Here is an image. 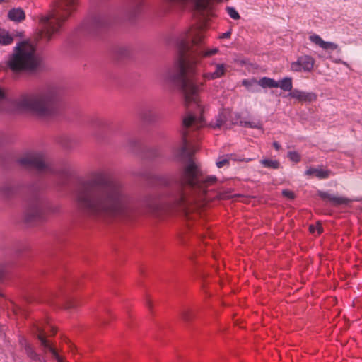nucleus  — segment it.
I'll return each instance as SVG.
<instances>
[{"label":"nucleus","mask_w":362,"mask_h":362,"mask_svg":"<svg viewBox=\"0 0 362 362\" xmlns=\"http://www.w3.org/2000/svg\"><path fill=\"white\" fill-rule=\"evenodd\" d=\"M288 157L293 162L298 163L300 160V156L296 151H290L288 153Z\"/></svg>","instance_id":"c85d7f7f"},{"label":"nucleus","mask_w":362,"mask_h":362,"mask_svg":"<svg viewBox=\"0 0 362 362\" xmlns=\"http://www.w3.org/2000/svg\"><path fill=\"white\" fill-rule=\"evenodd\" d=\"M23 165L33 168L39 171H44L48 168V163L45 156L40 153L27 154L20 160Z\"/></svg>","instance_id":"9b49d317"},{"label":"nucleus","mask_w":362,"mask_h":362,"mask_svg":"<svg viewBox=\"0 0 362 362\" xmlns=\"http://www.w3.org/2000/svg\"><path fill=\"white\" fill-rule=\"evenodd\" d=\"M261 163L264 167L272 169H277L279 167V163L276 160L264 159Z\"/></svg>","instance_id":"393cba45"},{"label":"nucleus","mask_w":362,"mask_h":362,"mask_svg":"<svg viewBox=\"0 0 362 362\" xmlns=\"http://www.w3.org/2000/svg\"><path fill=\"white\" fill-rule=\"evenodd\" d=\"M217 181L215 176L204 175L199 166L189 160L184 166L181 186L173 196L171 209L187 214L197 207L203 206L207 199V188Z\"/></svg>","instance_id":"7ed1b4c3"},{"label":"nucleus","mask_w":362,"mask_h":362,"mask_svg":"<svg viewBox=\"0 0 362 362\" xmlns=\"http://www.w3.org/2000/svg\"><path fill=\"white\" fill-rule=\"evenodd\" d=\"M226 11L228 14L234 20L240 19V16L238 11L233 7H227Z\"/></svg>","instance_id":"bb28decb"},{"label":"nucleus","mask_w":362,"mask_h":362,"mask_svg":"<svg viewBox=\"0 0 362 362\" xmlns=\"http://www.w3.org/2000/svg\"><path fill=\"white\" fill-rule=\"evenodd\" d=\"M238 122L240 125L245 127L253 129H261L262 123L259 120L246 121L241 119L240 115L238 113L233 114L229 109H223L216 116L214 121L211 122L210 127L216 129L221 128L223 126L235 124Z\"/></svg>","instance_id":"0eeeda50"},{"label":"nucleus","mask_w":362,"mask_h":362,"mask_svg":"<svg viewBox=\"0 0 362 362\" xmlns=\"http://www.w3.org/2000/svg\"><path fill=\"white\" fill-rule=\"evenodd\" d=\"M58 211V207L51 205L48 202L43 199L33 200L26 209L25 218L28 221H32L36 219L42 218L50 213H54Z\"/></svg>","instance_id":"6e6552de"},{"label":"nucleus","mask_w":362,"mask_h":362,"mask_svg":"<svg viewBox=\"0 0 362 362\" xmlns=\"http://www.w3.org/2000/svg\"><path fill=\"white\" fill-rule=\"evenodd\" d=\"M14 192V189L9 183H3L0 185V195L2 197L7 198L11 196Z\"/></svg>","instance_id":"aec40b11"},{"label":"nucleus","mask_w":362,"mask_h":362,"mask_svg":"<svg viewBox=\"0 0 362 362\" xmlns=\"http://www.w3.org/2000/svg\"><path fill=\"white\" fill-rule=\"evenodd\" d=\"M288 95L293 98L296 99L300 103H311L317 100V95L312 92H304L297 89H295L290 92Z\"/></svg>","instance_id":"ddd939ff"},{"label":"nucleus","mask_w":362,"mask_h":362,"mask_svg":"<svg viewBox=\"0 0 362 362\" xmlns=\"http://www.w3.org/2000/svg\"><path fill=\"white\" fill-rule=\"evenodd\" d=\"M273 146H274V147L276 150H279V149H280V148H281V146H280V145H279V143H277L276 141H274V142L273 143Z\"/></svg>","instance_id":"f704fd0d"},{"label":"nucleus","mask_w":362,"mask_h":362,"mask_svg":"<svg viewBox=\"0 0 362 362\" xmlns=\"http://www.w3.org/2000/svg\"><path fill=\"white\" fill-rule=\"evenodd\" d=\"M36 337L39 340L40 346L42 351L47 355L50 356L52 360L57 362H63L66 358L61 355L52 341L47 339L45 329L40 325L36 327Z\"/></svg>","instance_id":"1a4fd4ad"},{"label":"nucleus","mask_w":362,"mask_h":362,"mask_svg":"<svg viewBox=\"0 0 362 362\" xmlns=\"http://www.w3.org/2000/svg\"><path fill=\"white\" fill-rule=\"evenodd\" d=\"M225 66L223 64H218L216 66V71L212 73H205L203 78L206 80H213L222 77L225 74Z\"/></svg>","instance_id":"f3484780"},{"label":"nucleus","mask_w":362,"mask_h":362,"mask_svg":"<svg viewBox=\"0 0 362 362\" xmlns=\"http://www.w3.org/2000/svg\"><path fill=\"white\" fill-rule=\"evenodd\" d=\"M282 194L289 199H293L295 198V194L294 193L291 191V190H288V189H284L282 191Z\"/></svg>","instance_id":"7c9ffc66"},{"label":"nucleus","mask_w":362,"mask_h":362,"mask_svg":"<svg viewBox=\"0 0 362 362\" xmlns=\"http://www.w3.org/2000/svg\"><path fill=\"white\" fill-rule=\"evenodd\" d=\"M76 202L86 213L96 216H129L136 205L124 186L118 181L107 182L100 170L89 173L76 191Z\"/></svg>","instance_id":"f257e3e1"},{"label":"nucleus","mask_w":362,"mask_h":362,"mask_svg":"<svg viewBox=\"0 0 362 362\" xmlns=\"http://www.w3.org/2000/svg\"><path fill=\"white\" fill-rule=\"evenodd\" d=\"M5 98V93L4 90L0 88V110H2V103Z\"/></svg>","instance_id":"72a5a7b5"},{"label":"nucleus","mask_w":362,"mask_h":362,"mask_svg":"<svg viewBox=\"0 0 362 362\" xmlns=\"http://www.w3.org/2000/svg\"><path fill=\"white\" fill-rule=\"evenodd\" d=\"M309 38L312 42L325 50H335L338 47L337 44L331 42H325L317 35H312Z\"/></svg>","instance_id":"2eb2a0df"},{"label":"nucleus","mask_w":362,"mask_h":362,"mask_svg":"<svg viewBox=\"0 0 362 362\" xmlns=\"http://www.w3.org/2000/svg\"><path fill=\"white\" fill-rule=\"evenodd\" d=\"M78 4V0H59L53 11L39 16L36 40H51L59 33L63 23L76 11Z\"/></svg>","instance_id":"39448f33"},{"label":"nucleus","mask_w":362,"mask_h":362,"mask_svg":"<svg viewBox=\"0 0 362 362\" xmlns=\"http://www.w3.org/2000/svg\"><path fill=\"white\" fill-rule=\"evenodd\" d=\"M20 344L22 346V347H24L26 354L30 357L32 360L37 359V354L34 352L32 347L30 346V345L25 339L22 338L20 340Z\"/></svg>","instance_id":"412c9836"},{"label":"nucleus","mask_w":362,"mask_h":362,"mask_svg":"<svg viewBox=\"0 0 362 362\" xmlns=\"http://www.w3.org/2000/svg\"><path fill=\"white\" fill-rule=\"evenodd\" d=\"M309 230L311 233H315L317 232V235H320L322 232V227L321 224L318 222L316 225H310L309 226Z\"/></svg>","instance_id":"a878e982"},{"label":"nucleus","mask_w":362,"mask_h":362,"mask_svg":"<svg viewBox=\"0 0 362 362\" xmlns=\"http://www.w3.org/2000/svg\"><path fill=\"white\" fill-rule=\"evenodd\" d=\"M7 67L14 74H33L40 67L35 47L28 41L16 44L6 60Z\"/></svg>","instance_id":"423d86ee"},{"label":"nucleus","mask_w":362,"mask_h":362,"mask_svg":"<svg viewBox=\"0 0 362 362\" xmlns=\"http://www.w3.org/2000/svg\"><path fill=\"white\" fill-rule=\"evenodd\" d=\"M259 84L262 88H277L279 87V83L275 80L267 77L261 78L259 81Z\"/></svg>","instance_id":"4be33fe9"},{"label":"nucleus","mask_w":362,"mask_h":362,"mask_svg":"<svg viewBox=\"0 0 362 362\" xmlns=\"http://www.w3.org/2000/svg\"><path fill=\"white\" fill-rule=\"evenodd\" d=\"M204 28L199 27L182 33L177 40L180 57L178 62V73L173 80L179 84L186 105L194 103L200 107L199 93L204 83L195 80L197 65L202 59L210 58L219 52L217 47L204 46Z\"/></svg>","instance_id":"f03ea898"},{"label":"nucleus","mask_w":362,"mask_h":362,"mask_svg":"<svg viewBox=\"0 0 362 362\" xmlns=\"http://www.w3.org/2000/svg\"><path fill=\"white\" fill-rule=\"evenodd\" d=\"M314 59L310 56L300 57L297 62L291 64V69L294 71H310L314 66Z\"/></svg>","instance_id":"f8f14e48"},{"label":"nucleus","mask_w":362,"mask_h":362,"mask_svg":"<svg viewBox=\"0 0 362 362\" xmlns=\"http://www.w3.org/2000/svg\"><path fill=\"white\" fill-rule=\"evenodd\" d=\"M51 331H52L53 335H54L55 333L57 332V331L54 327H51Z\"/></svg>","instance_id":"e433bc0d"},{"label":"nucleus","mask_w":362,"mask_h":362,"mask_svg":"<svg viewBox=\"0 0 362 362\" xmlns=\"http://www.w3.org/2000/svg\"><path fill=\"white\" fill-rule=\"evenodd\" d=\"M230 35V33H227L224 34V37H228Z\"/></svg>","instance_id":"4c0bfd02"},{"label":"nucleus","mask_w":362,"mask_h":362,"mask_svg":"<svg viewBox=\"0 0 362 362\" xmlns=\"http://www.w3.org/2000/svg\"><path fill=\"white\" fill-rule=\"evenodd\" d=\"M77 306L78 303L76 300L74 299H69L64 305L66 309L74 308H76Z\"/></svg>","instance_id":"c756f323"},{"label":"nucleus","mask_w":362,"mask_h":362,"mask_svg":"<svg viewBox=\"0 0 362 362\" xmlns=\"http://www.w3.org/2000/svg\"><path fill=\"white\" fill-rule=\"evenodd\" d=\"M62 98V92L58 87L45 85L21 95L16 100V107L40 117H49L59 113Z\"/></svg>","instance_id":"20e7f679"},{"label":"nucleus","mask_w":362,"mask_h":362,"mask_svg":"<svg viewBox=\"0 0 362 362\" xmlns=\"http://www.w3.org/2000/svg\"><path fill=\"white\" fill-rule=\"evenodd\" d=\"M143 5V1H139L136 3V4L134 6L133 11L134 13L139 12L141 10V8Z\"/></svg>","instance_id":"473e14b6"},{"label":"nucleus","mask_w":362,"mask_h":362,"mask_svg":"<svg viewBox=\"0 0 362 362\" xmlns=\"http://www.w3.org/2000/svg\"><path fill=\"white\" fill-rule=\"evenodd\" d=\"M145 304L146 307L149 309V310L151 311L153 307L152 300L150 298L147 297L145 300Z\"/></svg>","instance_id":"2f4dec72"},{"label":"nucleus","mask_w":362,"mask_h":362,"mask_svg":"<svg viewBox=\"0 0 362 362\" xmlns=\"http://www.w3.org/2000/svg\"><path fill=\"white\" fill-rule=\"evenodd\" d=\"M331 174L329 170H324L322 168H310L305 171V175L308 176H315L319 179L327 178Z\"/></svg>","instance_id":"a211bd4d"},{"label":"nucleus","mask_w":362,"mask_h":362,"mask_svg":"<svg viewBox=\"0 0 362 362\" xmlns=\"http://www.w3.org/2000/svg\"><path fill=\"white\" fill-rule=\"evenodd\" d=\"M243 85L245 86H248L251 85V83L247 80H244L243 81Z\"/></svg>","instance_id":"c9c22d12"},{"label":"nucleus","mask_w":362,"mask_h":362,"mask_svg":"<svg viewBox=\"0 0 362 362\" xmlns=\"http://www.w3.org/2000/svg\"><path fill=\"white\" fill-rule=\"evenodd\" d=\"M230 158L228 156H223L219 158L218 160L216 162V165L218 168H222L225 165H227L229 164Z\"/></svg>","instance_id":"cd10ccee"},{"label":"nucleus","mask_w":362,"mask_h":362,"mask_svg":"<svg viewBox=\"0 0 362 362\" xmlns=\"http://www.w3.org/2000/svg\"><path fill=\"white\" fill-rule=\"evenodd\" d=\"M279 83V87H280L284 90L291 91L292 90V79L291 78L286 77L283 78Z\"/></svg>","instance_id":"5701e85b"},{"label":"nucleus","mask_w":362,"mask_h":362,"mask_svg":"<svg viewBox=\"0 0 362 362\" xmlns=\"http://www.w3.org/2000/svg\"><path fill=\"white\" fill-rule=\"evenodd\" d=\"M16 36L22 37V33L16 35L10 33L8 30L0 28V45L7 46L11 45Z\"/></svg>","instance_id":"dca6fc26"},{"label":"nucleus","mask_w":362,"mask_h":362,"mask_svg":"<svg viewBox=\"0 0 362 362\" xmlns=\"http://www.w3.org/2000/svg\"><path fill=\"white\" fill-rule=\"evenodd\" d=\"M4 0H0V2L3 1Z\"/></svg>","instance_id":"58836bf2"},{"label":"nucleus","mask_w":362,"mask_h":362,"mask_svg":"<svg viewBox=\"0 0 362 362\" xmlns=\"http://www.w3.org/2000/svg\"><path fill=\"white\" fill-rule=\"evenodd\" d=\"M180 315L182 319L185 322L191 321L194 317V311L191 309L187 308L183 309Z\"/></svg>","instance_id":"b1692460"},{"label":"nucleus","mask_w":362,"mask_h":362,"mask_svg":"<svg viewBox=\"0 0 362 362\" xmlns=\"http://www.w3.org/2000/svg\"><path fill=\"white\" fill-rule=\"evenodd\" d=\"M318 195L321 199L330 202L333 206L347 204L350 202V199L346 197L330 194L326 192L320 191L318 192Z\"/></svg>","instance_id":"4468645a"},{"label":"nucleus","mask_w":362,"mask_h":362,"mask_svg":"<svg viewBox=\"0 0 362 362\" xmlns=\"http://www.w3.org/2000/svg\"><path fill=\"white\" fill-rule=\"evenodd\" d=\"M203 123L204 121L202 117H197L191 113H188L185 117H184L182 130L183 145L181 148V154L187 153V143L186 138L188 134V129L192 128L193 129H198L203 126Z\"/></svg>","instance_id":"9d476101"},{"label":"nucleus","mask_w":362,"mask_h":362,"mask_svg":"<svg viewBox=\"0 0 362 362\" xmlns=\"http://www.w3.org/2000/svg\"><path fill=\"white\" fill-rule=\"evenodd\" d=\"M8 17L11 21L21 22L25 18V12L23 9L13 8L8 11Z\"/></svg>","instance_id":"6ab92c4d"}]
</instances>
